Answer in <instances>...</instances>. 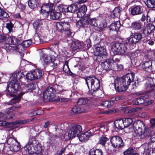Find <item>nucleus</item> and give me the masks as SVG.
<instances>
[{
    "instance_id": "obj_8",
    "label": "nucleus",
    "mask_w": 155,
    "mask_h": 155,
    "mask_svg": "<svg viewBox=\"0 0 155 155\" xmlns=\"http://www.w3.org/2000/svg\"><path fill=\"white\" fill-rule=\"evenodd\" d=\"M82 131V128L80 125H75L73 126L68 132L66 133L63 137L65 140L73 138L78 136Z\"/></svg>"
},
{
    "instance_id": "obj_48",
    "label": "nucleus",
    "mask_w": 155,
    "mask_h": 155,
    "mask_svg": "<svg viewBox=\"0 0 155 155\" xmlns=\"http://www.w3.org/2000/svg\"><path fill=\"white\" fill-rule=\"evenodd\" d=\"M32 44V41L31 39L23 41L21 44L22 46L25 48L29 47Z\"/></svg>"
},
{
    "instance_id": "obj_25",
    "label": "nucleus",
    "mask_w": 155,
    "mask_h": 155,
    "mask_svg": "<svg viewBox=\"0 0 155 155\" xmlns=\"http://www.w3.org/2000/svg\"><path fill=\"white\" fill-rule=\"evenodd\" d=\"M87 11L86 6L85 5H82L78 9V12H77L78 17L79 18L84 17L86 14Z\"/></svg>"
},
{
    "instance_id": "obj_17",
    "label": "nucleus",
    "mask_w": 155,
    "mask_h": 155,
    "mask_svg": "<svg viewBox=\"0 0 155 155\" xmlns=\"http://www.w3.org/2000/svg\"><path fill=\"white\" fill-rule=\"evenodd\" d=\"M143 12V7L140 5H134L130 8V14L133 15H136L141 14Z\"/></svg>"
},
{
    "instance_id": "obj_28",
    "label": "nucleus",
    "mask_w": 155,
    "mask_h": 155,
    "mask_svg": "<svg viewBox=\"0 0 155 155\" xmlns=\"http://www.w3.org/2000/svg\"><path fill=\"white\" fill-rule=\"evenodd\" d=\"M109 128L108 127L105 125H101L97 126L96 127H94L93 129L94 131H97L99 130L102 133H104L107 131L108 130Z\"/></svg>"
},
{
    "instance_id": "obj_12",
    "label": "nucleus",
    "mask_w": 155,
    "mask_h": 155,
    "mask_svg": "<svg viewBox=\"0 0 155 155\" xmlns=\"http://www.w3.org/2000/svg\"><path fill=\"white\" fill-rule=\"evenodd\" d=\"M29 121L28 120H18L16 121L15 122L9 123L6 122L5 121L0 120V126H4L6 127H11L10 129H13L15 127L14 125L15 124H24Z\"/></svg>"
},
{
    "instance_id": "obj_30",
    "label": "nucleus",
    "mask_w": 155,
    "mask_h": 155,
    "mask_svg": "<svg viewBox=\"0 0 155 155\" xmlns=\"http://www.w3.org/2000/svg\"><path fill=\"white\" fill-rule=\"evenodd\" d=\"M28 4L30 8L34 10L37 8L39 4L38 0H29Z\"/></svg>"
},
{
    "instance_id": "obj_44",
    "label": "nucleus",
    "mask_w": 155,
    "mask_h": 155,
    "mask_svg": "<svg viewBox=\"0 0 155 155\" xmlns=\"http://www.w3.org/2000/svg\"><path fill=\"white\" fill-rule=\"evenodd\" d=\"M42 60L45 63L48 64L51 60V57L48 56L46 54H43L42 57Z\"/></svg>"
},
{
    "instance_id": "obj_31",
    "label": "nucleus",
    "mask_w": 155,
    "mask_h": 155,
    "mask_svg": "<svg viewBox=\"0 0 155 155\" xmlns=\"http://www.w3.org/2000/svg\"><path fill=\"white\" fill-rule=\"evenodd\" d=\"M144 98L143 96H141L133 100L132 102V104L134 105H140L143 104L145 101Z\"/></svg>"
},
{
    "instance_id": "obj_2",
    "label": "nucleus",
    "mask_w": 155,
    "mask_h": 155,
    "mask_svg": "<svg viewBox=\"0 0 155 155\" xmlns=\"http://www.w3.org/2000/svg\"><path fill=\"white\" fill-rule=\"evenodd\" d=\"M133 127L135 133L142 139L149 137L150 136V140L152 142H155V135L151 136L154 133L153 131H151L149 129L145 127V124L143 122L137 121L134 124Z\"/></svg>"
},
{
    "instance_id": "obj_38",
    "label": "nucleus",
    "mask_w": 155,
    "mask_h": 155,
    "mask_svg": "<svg viewBox=\"0 0 155 155\" xmlns=\"http://www.w3.org/2000/svg\"><path fill=\"white\" fill-rule=\"evenodd\" d=\"M78 7L76 5L73 4L68 6V12L74 13L78 9Z\"/></svg>"
},
{
    "instance_id": "obj_51",
    "label": "nucleus",
    "mask_w": 155,
    "mask_h": 155,
    "mask_svg": "<svg viewBox=\"0 0 155 155\" xmlns=\"http://www.w3.org/2000/svg\"><path fill=\"white\" fill-rule=\"evenodd\" d=\"M108 140V138L104 136L101 137L99 140V142L100 144H101L103 146H104L106 142Z\"/></svg>"
},
{
    "instance_id": "obj_22",
    "label": "nucleus",
    "mask_w": 155,
    "mask_h": 155,
    "mask_svg": "<svg viewBox=\"0 0 155 155\" xmlns=\"http://www.w3.org/2000/svg\"><path fill=\"white\" fill-rule=\"evenodd\" d=\"M20 87L22 88V90H25L26 91H31V90L35 89V85L31 83H27L25 84L24 83H22Z\"/></svg>"
},
{
    "instance_id": "obj_4",
    "label": "nucleus",
    "mask_w": 155,
    "mask_h": 155,
    "mask_svg": "<svg viewBox=\"0 0 155 155\" xmlns=\"http://www.w3.org/2000/svg\"><path fill=\"white\" fill-rule=\"evenodd\" d=\"M24 76V75L19 71L17 70L13 72L12 75V78L13 79L8 85L7 90L11 96H14L12 94L16 92L18 88L19 89V83L17 79H20Z\"/></svg>"
},
{
    "instance_id": "obj_37",
    "label": "nucleus",
    "mask_w": 155,
    "mask_h": 155,
    "mask_svg": "<svg viewBox=\"0 0 155 155\" xmlns=\"http://www.w3.org/2000/svg\"><path fill=\"white\" fill-rule=\"evenodd\" d=\"M63 70L65 72L69 75H71L72 74L69 68L68 65V62L67 61L65 62L64 64Z\"/></svg>"
},
{
    "instance_id": "obj_64",
    "label": "nucleus",
    "mask_w": 155,
    "mask_h": 155,
    "mask_svg": "<svg viewBox=\"0 0 155 155\" xmlns=\"http://www.w3.org/2000/svg\"><path fill=\"white\" fill-rule=\"evenodd\" d=\"M117 69L118 70H122L124 68L123 65L122 64H117Z\"/></svg>"
},
{
    "instance_id": "obj_43",
    "label": "nucleus",
    "mask_w": 155,
    "mask_h": 155,
    "mask_svg": "<svg viewBox=\"0 0 155 155\" xmlns=\"http://www.w3.org/2000/svg\"><path fill=\"white\" fill-rule=\"evenodd\" d=\"M8 17V14L0 8V19L7 18Z\"/></svg>"
},
{
    "instance_id": "obj_35",
    "label": "nucleus",
    "mask_w": 155,
    "mask_h": 155,
    "mask_svg": "<svg viewBox=\"0 0 155 155\" xmlns=\"http://www.w3.org/2000/svg\"><path fill=\"white\" fill-rule=\"evenodd\" d=\"M122 119L125 127L131 125L133 122L132 118H124Z\"/></svg>"
},
{
    "instance_id": "obj_14",
    "label": "nucleus",
    "mask_w": 155,
    "mask_h": 155,
    "mask_svg": "<svg viewBox=\"0 0 155 155\" xmlns=\"http://www.w3.org/2000/svg\"><path fill=\"white\" fill-rule=\"evenodd\" d=\"M101 65L106 71L112 70L114 67V61L111 58L107 59L101 63Z\"/></svg>"
},
{
    "instance_id": "obj_39",
    "label": "nucleus",
    "mask_w": 155,
    "mask_h": 155,
    "mask_svg": "<svg viewBox=\"0 0 155 155\" xmlns=\"http://www.w3.org/2000/svg\"><path fill=\"white\" fill-rule=\"evenodd\" d=\"M124 155H139L137 153H134V150L132 148H129L123 153Z\"/></svg>"
},
{
    "instance_id": "obj_1",
    "label": "nucleus",
    "mask_w": 155,
    "mask_h": 155,
    "mask_svg": "<svg viewBox=\"0 0 155 155\" xmlns=\"http://www.w3.org/2000/svg\"><path fill=\"white\" fill-rule=\"evenodd\" d=\"M142 38L141 33L139 32H132L130 37L127 38L124 43H114L112 45L111 50L114 54L123 55L127 50V46L136 44Z\"/></svg>"
},
{
    "instance_id": "obj_47",
    "label": "nucleus",
    "mask_w": 155,
    "mask_h": 155,
    "mask_svg": "<svg viewBox=\"0 0 155 155\" xmlns=\"http://www.w3.org/2000/svg\"><path fill=\"white\" fill-rule=\"evenodd\" d=\"M15 40V38L12 36H10L8 38L7 37L5 40L6 43L8 44L14 45L15 42H14V40Z\"/></svg>"
},
{
    "instance_id": "obj_19",
    "label": "nucleus",
    "mask_w": 155,
    "mask_h": 155,
    "mask_svg": "<svg viewBox=\"0 0 155 155\" xmlns=\"http://www.w3.org/2000/svg\"><path fill=\"white\" fill-rule=\"evenodd\" d=\"M155 28V26L152 24H149L145 26L143 25L142 29H141L142 33L146 35L150 33Z\"/></svg>"
},
{
    "instance_id": "obj_58",
    "label": "nucleus",
    "mask_w": 155,
    "mask_h": 155,
    "mask_svg": "<svg viewBox=\"0 0 155 155\" xmlns=\"http://www.w3.org/2000/svg\"><path fill=\"white\" fill-rule=\"evenodd\" d=\"M13 27V25L12 23L10 22L7 24L6 27L8 29L9 32H11L12 30V28Z\"/></svg>"
},
{
    "instance_id": "obj_59",
    "label": "nucleus",
    "mask_w": 155,
    "mask_h": 155,
    "mask_svg": "<svg viewBox=\"0 0 155 155\" xmlns=\"http://www.w3.org/2000/svg\"><path fill=\"white\" fill-rule=\"evenodd\" d=\"M49 65L51 67H52V69L55 68L57 66V63H54L52 61V60L48 63Z\"/></svg>"
},
{
    "instance_id": "obj_32",
    "label": "nucleus",
    "mask_w": 155,
    "mask_h": 155,
    "mask_svg": "<svg viewBox=\"0 0 155 155\" xmlns=\"http://www.w3.org/2000/svg\"><path fill=\"white\" fill-rule=\"evenodd\" d=\"M23 94H21L20 95L14 96V98L9 102L8 104L11 105L19 102Z\"/></svg>"
},
{
    "instance_id": "obj_54",
    "label": "nucleus",
    "mask_w": 155,
    "mask_h": 155,
    "mask_svg": "<svg viewBox=\"0 0 155 155\" xmlns=\"http://www.w3.org/2000/svg\"><path fill=\"white\" fill-rule=\"evenodd\" d=\"M142 108L139 107H135L129 110V113H136L140 111Z\"/></svg>"
},
{
    "instance_id": "obj_10",
    "label": "nucleus",
    "mask_w": 155,
    "mask_h": 155,
    "mask_svg": "<svg viewBox=\"0 0 155 155\" xmlns=\"http://www.w3.org/2000/svg\"><path fill=\"white\" fill-rule=\"evenodd\" d=\"M56 95V91L50 87H48L43 93L44 99L46 101H54Z\"/></svg>"
},
{
    "instance_id": "obj_34",
    "label": "nucleus",
    "mask_w": 155,
    "mask_h": 155,
    "mask_svg": "<svg viewBox=\"0 0 155 155\" xmlns=\"http://www.w3.org/2000/svg\"><path fill=\"white\" fill-rule=\"evenodd\" d=\"M122 9L120 7L115 8L112 12V15L114 17L119 18L120 15V12Z\"/></svg>"
},
{
    "instance_id": "obj_60",
    "label": "nucleus",
    "mask_w": 155,
    "mask_h": 155,
    "mask_svg": "<svg viewBox=\"0 0 155 155\" xmlns=\"http://www.w3.org/2000/svg\"><path fill=\"white\" fill-rule=\"evenodd\" d=\"M153 102V101L152 100L149 101V100H145L143 104L144 106H147L149 104H152Z\"/></svg>"
},
{
    "instance_id": "obj_21",
    "label": "nucleus",
    "mask_w": 155,
    "mask_h": 155,
    "mask_svg": "<svg viewBox=\"0 0 155 155\" xmlns=\"http://www.w3.org/2000/svg\"><path fill=\"white\" fill-rule=\"evenodd\" d=\"M94 52L95 54L99 56L106 55L107 54L106 49L103 46L96 47Z\"/></svg>"
},
{
    "instance_id": "obj_45",
    "label": "nucleus",
    "mask_w": 155,
    "mask_h": 155,
    "mask_svg": "<svg viewBox=\"0 0 155 155\" xmlns=\"http://www.w3.org/2000/svg\"><path fill=\"white\" fill-rule=\"evenodd\" d=\"M56 29L59 32H62L63 30L62 21L57 22L55 25Z\"/></svg>"
},
{
    "instance_id": "obj_56",
    "label": "nucleus",
    "mask_w": 155,
    "mask_h": 155,
    "mask_svg": "<svg viewBox=\"0 0 155 155\" xmlns=\"http://www.w3.org/2000/svg\"><path fill=\"white\" fill-rule=\"evenodd\" d=\"M13 45H10L9 44H8L6 46V49L7 51H14L15 50V46H13Z\"/></svg>"
},
{
    "instance_id": "obj_62",
    "label": "nucleus",
    "mask_w": 155,
    "mask_h": 155,
    "mask_svg": "<svg viewBox=\"0 0 155 155\" xmlns=\"http://www.w3.org/2000/svg\"><path fill=\"white\" fill-rule=\"evenodd\" d=\"M65 150V148H62L61 150L58 151L55 155H62V153L64 152Z\"/></svg>"
},
{
    "instance_id": "obj_36",
    "label": "nucleus",
    "mask_w": 155,
    "mask_h": 155,
    "mask_svg": "<svg viewBox=\"0 0 155 155\" xmlns=\"http://www.w3.org/2000/svg\"><path fill=\"white\" fill-rule=\"evenodd\" d=\"M89 155H103V152L101 150H91L89 151Z\"/></svg>"
},
{
    "instance_id": "obj_29",
    "label": "nucleus",
    "mask_w": 155,
    "mask_h": 155,
    "mask_svg": "<svg viewBox=\"0 0 155 155\" xmlns=\"http://www.w3.org/2000/svg\"><path fill=\"white\" fill-rule=\"evenodd\" d=\"M120 26V22L117 21L111 24L110 27V30L114 31H117Z\"/></svg>"
},
{
    "instance_id": "obj_57",
    "label": "nucleus",
    "mask_w": 155,
    "mask_h": 155,
    "mask_svg": "<svg viewBox=\"0 0 155 155\" xmlns=\"http://www.w3.org/2000/svg\"><path fill=\"white\" fill-rule=\"evenodd\" d=\"M87 100L85 99L80 98L77 102V104L79 105L84 104L87 103Z\"/></svg>"
},
{
    "instance_id": "obj_15",
    "label": "nucleus",
    "mask_w": 155,
    "mask_h": 155,
    "mask_svg": "<svg viewBox=\"0 0 155 155\" xmlns=\"http://www.w3.org/2000/svg\"><path fill=\"white\" fill-rule=\"evenodd\" d=\"M54 10V5L52 3L44 4L41 8V11L42 13L48 14L51 13Z\"/></svg>"
},
{
    "instance_id": "obj_9",
    "label": "nucleus",
    "mask_w": 155,
    "mask_h": 155,
    "mask_svg": "<svg viewBox=\"0 0 155 155\" xmlns=\"http://www.w3.org/2000/svg\"><path fill=\"white\" fill-rule=\"evenodd\" d=\"M5 143H6L8 144V147L12 152H17L21 149V145L19 143L15 138H9L7 141L5 139Z\"/></svg>"
},
{
    "instance_id": "obj_42",
    "label": "nucleus",
    "mask_w": 155,
    "mask_h": 155,
    "mask_svg": "<svg viewBox=\"0 0 155 155\" xmlns=\"http://www.w3.org/2000/svg\"><path fill=\"white\" fill-rule=\"evenodd\" d=\"M8 17V14L0 8V19L7 18Z\"/></svg>"
},
{
    "instance_id": "obj_63",
    "label": "nucleus",
    "mask_w": 155,
    "mask_h": 155,
    "mask_svg": "<svg viewBox=\"0 0 155 155\" xmlns=\"http://www.w3.org/2000/svg\"><path fill=\"white\" fill-rule=\"evenodd\" d=\"M64 31L65 32V34L68 36L72 35V32L71 31L70 29L68 30H65Z\"/></svg>"
},
{
    "instance_id": "obj_16",
    "label": "nucleus",
    "mask_w": 155,
    "mask_h": 155,
    "mask_svg": "<svg viewBox=\"0 0 155 155\" xmlns=\"http://www.w3.org/2000/svg\"><path fill=\"white\" fill-rule=\"evenodd\" d=\"M21 107V106L18 105L16 107L13 106L10 108L6 110V112L5 114L2 113H0V118H3L4 120L10 119V118L11 117L10 116V114L11 112L13 110H15L16 109H18Z\"/></svg>"
},
{
    "instance_id": "obj_52",
    "label": "nucleus",
    "mask_w": 155,
    "mask_h": 155,
    "mask_svg": "<svg viewBox=\"0 0 155 155\" xmlns=\"http://www.w3.org/2000/svg\"><path fill=\"white\" fill-rule=\"evenodd\" d=\"M21 45L15 46V48L14 51L18 52L22 54V52L24 50V48Z\"/></svg>"
},
{
    "instance_id": "obj_53",
    "label": "nucleus",
    "mask_w": 155,
    "mask_h": 155,
    "mask_svg": "<svg viewBox=\"0 0 155 155\" xmlns=\"http://www.w3.org/2000/svg\"><path fill=\"white\" fill-rule=\"evenodd\" d=\"M146 155H155V148H150L146 151Z\"/></svg>"
},
{
    "instance_id": "obj_5",
    "label": "nucleus",
    "mask_w": 155,
    "mask_h": 155,
    "mask_svg": "<svg viewBox=\"0 0 155 155\" xmlns=\"http://www.w3.org/2000/svg\"><path fill=\"white\" fill-rule=\"evenodd\" d=\"M24 149L30 154L33 155H42V148L39 142L35 138L30 137L28 143L24 147Z\"/></svg>"
},
{
    "instance_id": "obj_50",
    "label": "nucleus",
    "mask_w": 155,
    "mask_h": 155,
    "mask_svg": "<svg viewBox=\"0 0 155 155\" xmlns=\"http://www.w3.org/2000/svg\"><path fill=\"white\" fill-rule=\"evenodd\" d=\"M113 104V102L109 101H104L102 102L101 105L105 107H109Z\"/></svg>"
},
{
    "instance_id": "obj_26",
    "label": "nucleus",
    "mask_w": 155,
    "mask_h": 155,
    "mask_svg": "<svg viewBox=\"0 0 155 155\" xmlns=\"http://www.w3.org/2000/svg\"><path fill=\"white\" fill-rule=\"evenodd\" d=\"M72 110L75 114H79L82 113H84L87 110L83 107L80 106H75L72 109Z\"/></svg>"
},
{
    "instance_id": "obj_7",
    "label": "nucleus",
    "mask_w": 155,
    "mask_h": 155,
    "mask_svg": "<svg viewBox=\"0 0 155 155\" xmlns=\"http://www.w3.org/2000/svg\"><path fill=\"white\" fill-rule=\"evenodd\" d=\"M90 15H87V16H85L84 18L81 20L78 21L77 23V25L79 27H85L88 24H90L91 26L98 27L99 28H103L102 27H99L98 25V21L95 18L90 19Z\"/></svg>"
},
{
    "instance_id": "obj_33",
    "label": "nucleus",
    "mask_w": 155,
    "mask_h": 155,
    "mask_svg": "<svg viewBox=\"0 0 155 155\" xmlns=\"http://www.w3.org/2000/svg\"><path fill=\"white\" fill-rule=\"evenodd\" d=\"M61 15L60 12H57L54 10L51 13L50 15V18L53 20H57L59 19Z\"/></svg>"
},
{
    "instance_id": "obj_49",
    "label": "nucleus",
    "mask_w": 155,
    "mask_h": 155,
    "mask_svg": "<svg viewBox=\"0 0 155 155\" xmlns=\"http://www.w3.org/2000/svg\"><path fill=\"white\" fill-rule=\"evenodd\" d=\"M55 89L56 93L57 92L59 94L61 93L62 92L66 91V90L63 88V87L61 85H56L55 86Z\"/></svg>"
},
{
    "instance_id": "obj_40",
    "label": "nucleus",
    "mask_w": 155,
    "mask_h": 155,
    "mask_svg": "<svg viewBox=\"0 0 155 155\" xmlns=\"http://www.w3.org/2000/svg\"><path fill=\"white\" fill-rule=\"evenodd\" d=\"M146 87H151L155 85V84L153 83V80L151 78H148L147 81L145 84Z\"/></svg>"
},
{
    "instance_id": "obj_20",
    "label": "nucleus",
    "mask_w": 155,
    "mask_h": 155,
    "mask_svg": "<svg viewBox=\"0 0 155 155\" xmlns=\"http://www.w3.org/2000/svg\"><path fill=\"white\" fill-rule=\"evenodd\" d=\"M145 22L143 23L140 21H137L133 22L131 24V27L135 31H139L142 29Z\"/></svg>"
},
{
    "instance_id": "obj_13",
    "label": "nucleus",
    "mask_w": 155,
    "mask_h": 155,
    "mask_svg": "<svg viewBox=\"0 0 155 155\" xmlns=\"http://www.w3.org/2000/svg\"><path fill=\"white\" fill-rule=\"evenodd\" d=\"M110 141L112 146L114 148L121 147L124 145L122 139L119 136H112L110 138Z\"/></svg>"
},
{
    "instance_id": "obj_23",
    "label": "nucleus",
    "mask_w": 155,
    "mask_h": 155,
    "mask_svg": "<svg viewBox=\"0 0 155 155\" xmlns=\"http://www.w3.org/2000/svg\"><path fill=\"white\" fill-rule=\"evenodd\" d=\"M152 61L148 60L142 64V67L145 71L150 72L152 71Z\"/></svg>"
},
{
    "instance_id": "obj_18",
    "label": "nucleus",
    "mask_w": 155,
    "mask_h": 155,
    "mask_svg": "<svg viewBox=\"0 0 155 155\" xmlns=\"http://www.w3.org/2000/svg\"><path fill=\"white\" fill-rule=\"evenodd\" d=\"M67 42L69 46L74 51L81 48V44L78 41H75L71 40H67Z\"/></svg>"
},
{
    "instance_id": "obj_41",
    "label": "nucleus",
    "mask_w": 155,
    "mask_h": 155,
    "mask_svg": "<svg viewBox=\"0 0 155 155\" xmlns=\"http://www.w3.org/2000/svg\"><path fill=\"white\" fill-rule=\"evenodd\" d=\"M145 4L148 7L155 8V0H147Z\"/></svg>"
},
{
    "instance_id": "obj_27",
    "label": "nucleus",
    "mask_w": 155,
    "mask_h": 155,
    "mask_svg": "<svg viewBox=\"0 0 155 155\" xmlns=\"http://www.w3.org/2000/svg\"><path fill=\"white\" fill-rule=\"evenodd\" d=\"M114 124L116 127L119 130H122L125 127L122 119L116 120Z\"/></svg>"
},
{
    "instance_id": "obj_46",
    "label": "nucleus",
    "mask_w": 155,
    "mask_h": 155,
    "mask_svg": "<svg viewBox=\"0 0 155 155\" xmlns=\"http://www.w3.org/2000/svg\"><path fill=\"white\" fill-rule=\"evenodd\" d=\"M58 8L60 12H68L67 6L63 4H60L58 6Z\"/></svg>"
},
{
    "instance_id": "obj_11",
    "label": "nucleus",
    "mask_w": 155,
    "mask_h": 155,
    "mask_svg": "<svg viewBox=\"0 0 155 155\" xmlns=\"http://www.w3.org/2000/svg\"><path fill=\"white\" fill-rule=\"evenodd\" d=\"M43 74L42 70L37 68L28 73L26 75V78L30 80L38 79L41 77Z\"/></svg>"
},
{
    "instance_id": "obj_55",
    "label": "nucleus",
    "mask_w": 155,
    "mask_h": 155,
    "mask_svg": "<svg viewBox=\"0 0 155 155\" xmlns=\"http://www.w3.org/2000/svg\"><path fill=\"white\" fill-rule=\"evenodd\" d=\"M62 23L63 28H64L63 31H64L65 30H68L70 27L68 23L65 21H62Z\"/></svg>"
},
{
    "instance_id": "obj_6",
    "label": "nucleus",
    "mask_w": 155,
    "mask_h": 155,
    "mask_svg": "<svg viewBox=\"0 0 155 155\" xmlns=\"http://www.w3.org/2000/svg\"><path fill=\"white\" fill-rule=\"evenodd\" d=\"M86 84L89 89V85H90L91 90L90 93L93 95V93L96 92L100 88V82L98 79L95 77H88L85 78Z\"/></svg>"
},
{
    "instance_id": "obj_61",
    "label": "nucleus",
    "mask_w": 155,
    "mask_h": 155,
    "mask_svg": "<svg viewBox=\"0 0 155 155\" xmlns=\"http://www.w3.org/2000/svg\"><path fill=\"white\" fill-rule=\"evenodd\" d=\"M39 22L37 21H35L34 22L33 24V26L35 29H38L40 26L39 25Z\"/></svg>"
},
{
    "instance_id": "obj_24",
    "label": "nucleus",
    "mask_w": 155,
    "mask_h": 155,
    "mask_svg": "<svg viewBox=\"0 0 155 155\" xmlns=\"http://www.w3.org/2000/svg\"><path fill=\"white\" fill-rule=\"evenodd\" d=\"M92 134L89 131L82 134L78 136V139L81 141H85L92 135Z\"/></svg>"
},
{
    "instance_id": "obj_3",
    "label": "nucleus",
    "mask_w": 155,
    "mask_h": 155,
    "mask_svg": "<svg viewBox=\"0 0 155 155\" xmlns=\"http://www.w3.org/2000/svg\"><path fill=\"white\" fill-rule=\"evenodd\" d=\"M134 80V75L131 74H127L122 78H117L114 80V87L116 91H125Z\"/></svg>"
}]
</instances>
